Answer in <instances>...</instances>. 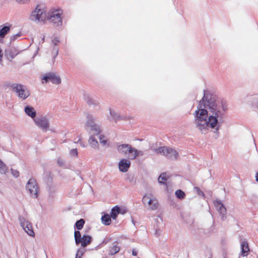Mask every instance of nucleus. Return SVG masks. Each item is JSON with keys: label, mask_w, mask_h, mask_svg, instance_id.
<instances>
[{"label": "nucleus", "mask_w": 258, "mask_h": 258, "mask_svg": "<svg viewBox=\"0 0 258 258\" xmlns=\"http://www.w3.org/2000/svg\"><path fill=\"white\" fill-rule=\"evenodd\" d=\"M227 108L226 102L219 99L210 91L204 90L203 97L194 113V122L196 128L202 134H206L211 128L215 129V133L218 134L219 122L223 119Z\"/></svg>", "instance_id": "f257e3e1"}, {"label": "nucleus", "mask_w": 258, "mask_h": 258, "mask_svg": "<svg viewBox=\"0 0 258 258\" xmlns=\"http://www.w3.org/2000/svg\"><path fill=\"white\" fill-rule=\"evenodd\" d=\"M95 120L92 115L87 114L85 129L92 136L98 135L101 132L100 127L95 122Z\"/></svg>", "instance_id": "f03ea898"}, {"label": "nucleus", "mask_w": 258, "mask_h": 258, "mask_svg": "<svg viewBox=\"0 0 258 258\" xmlns=\"http://www.w3.org/2000/svg\"><path fill=\"white\" fill-rule=\"evenodd\" d=\"M10 87L20 99L25 100L30 95L29 89L22 84L14 83L11 85Z\"/></svg>", "instance_id": "7ed1b4c3"}, {"label": "nucleus", "mask_w": 258, "mask_h": 258, "mask_svg": "<svg viewBox=\"0 0 258 258\" xmlns=\"http://www.w3.org/2000/svg\"><path fill=\"white\" fill-rule=\"evenodd\" d=\"M157 154L162 155L166 158L171 159H176L178 154L176 150L168 147H160L153 149Z\"/></svg>", "instance_id": "20e7f679"}, {"label": "nucleus", "mask_w": 258, "mask_h": 258, "mask_svg": "<svg viewBox=\"0 0 258 258\" xmlns=\"http://www.w3.org/2000/svg\"><path fill=\"white\" fill-rule=\"evenodd\" d=\"M46 18L44 9L40 5H38L33 11L29 17V19L33 22L38 23L43 21Z\"/></svg>", "instance_id": "39448f33"}, {"label": "nucleus", "mask_w": 258, "mask_h": 258, "mask_svg": "<svg viewBox=\"0 0 258 258\" xmlns=\"http://www.w3.org/2000/svg\"><path fill=\"white\" fill-rule=\"evenodd\" d=\"M134 149L131 145L127 144H117V150L119 154L128 156V159L132 160V155L133 154Z\"/></svg>", "instance_id": "423d86ee"}, {"label": "nucleus", "mask_w": 258, "mask_h": 258, "mask_svg": "<svg viewBox=\"0 0 258 258\" xmlns=\"http://www.w3.org/2000/svg\"><path fill=\"white\" fill-rule=\"evenodd\" d=\"M61 14V11L60 10H56L52 12L48 16V19L50 22L52 23L55 27H59L62 25Z\"/></svg>", "instance_id": "0eeeda50"}, {"label": "nucleus", "mask_w": 258, "mask_h": 258, "mask_svg": "<svg viewBox=\"0 0 258 258\" xmlns=\"http://www.w3.org/2000/svg\"><path fill=\"white\" fill-rule=\"evenodd\" d=\"M26 188L32 197L35 199L37 198L38 186L35 179L30 178L27 183Z\"/></svg>", "instance_id": "6e6552de"}, {"label": "nucleus", "mask_w": 258, "mask_h": 258, "mask_svg": "<svg viewBox=\"0 0 258 258\" xmlns=\"http://www.w3.org/2000/svg\"><path fill=\"white\" fill-rule=\"evenodd\" d=\"M35 123L43 131L46 132L49 128V119L45 116H41L34 119Z\"/></svg>", "instance_id": "1a4fd4ad"}, {"label": "nucleus", "mask_w": 258, "mask_h": 258, "mask_svg": "<svg viewBox=\"0 0 258 258\" xmlns=\"http://www.w3.org/2000/svg\"><path fill=\"white\" fill-rule=\"evenodd\" d=\"M19 221L25 231L30 236H34L32 224L22 216H19Z\"/></svg>", "instance_id": "9d476101"}, {"label": "nucleus", "mask_w": 258, "mask_h": 258, "mask_svg": "<svg viewBox=\"0 0 258 258\" xmlns=\"http://www.w3.org/2000/svg\"><path fill=\"white\" fill-rule=\"evenodd\" d=\"M214 205L221 216L222 221L226 219L227 210L221 201L216 200L213 202Z\"/></svg>", "instance_id": "9b49d317"}, {"label": "nucleus", "mask_w": 258, "mask_h": 258, "mask_svg": "<svg viewBox=\"0 0 258 258\" xmlns=\"http://www.w3.org/2000/svg\"><path fill=\"white\" fill-rule=\"evenodd\" d=\"M42 80H44L45 83L50 81L52 83L57 85L61 83L60 78L53 73H50L46 74L43 77Z\"/></svg>", "instance_id": "f8f14e48"}, {"label": "nucleus", "mask_w": 258, "mask_h": 258, "mask_svg": "<svg viewBox=\"0 0 258 258\" xmlns=\"http://www.w3.org/2000/svg\"><path fill=\"white\" fill-rule=\"evenodd\" d=\"M131 162L130 159H121L118 163V168L120 171L125 172L131 166Z\"/></svg>", "instance_id": "ddd939ff"}, {"label": "nucleus", "mask_w": 258, "mask_h": 258, "mask_svg": "<svg viewBox=\"0 0 258 258\" xmlns=\"http://www.w3.org/2000/svg\"><path fill=\"white\" fill-rule=\"evenodd\" d=\"M19 53V51L15 47H11L5 50V55L9 61H12Z\"/></svg>", "instance_id": "4468645a"}, {"label": "nucleus", "mask_w": 258, "mask_h": 258, "mask_svg": "<svg viewBox=\"0 0 258 258\" xmlns=\"http://www.w3.org/2000/svg\"><path fill=\"white\" fill-rule=\"evenodd\" d=\"M11 28V25H10L0 26V42L3 41V38L10 31Z\"/></svg>", "instance_id": "2eb2a0df"}, {"label": "nucleus", "mask_w": 258, "mask_h": 258, "mask_svg": "<svg viewBox=\"0 0 258 258\" xmlns=\"http://www.w3.org/2000/svg\"><path fill=\"white\" fill-rule=\"evenodd\" d=\"M92 240V238L91 236L84 235L81 239V242H80V244H81L83 247H85L91 242Z\"/></svg>", "instance_id": "dca6fc26"}, {"label": "nucleus", "mask_w": 258, "mask_h": 258, "mask_svg": "<svg viewBox=\"0 0 258 258\" xmlns=\"http://www.w3.org/2000/svg\"><path fill=\"white\" fill-rule=\"evenodd\" d=\"M24 110L28 116L34 119L36 118V112L33 107L31 106H26L25 107Z\"/></svg>", "instance_id": "f3484780"}, {"label": "nucleus", "mask_w": 258, "mask_h": 258, "mask_svg": "<svg viewBox=\"0 0 258 258\" xmlns=\"http://www.w3.org/2000/svg\"><path fill=\"white\" fill-rule=\"evenodd\" d=\"M125 212H121L120 208L118 206H115L111 209L110 216L113 220H115L119 213L123 214Z\"/></svg>", "instance_id": "a211bd4d"}, {"label": "nucleus", "mask_w": 258, "mask_h": 258, "mask_svg": "<svg viewBox=\"0 0 258 258\" xmlns=\"http://www.w3.org/2000/svg\"><path fill=\"white\" fill-rule=\"evenodd\" d=\"M52 43L54 45L52 53L53 54V57L54 59L57 55L58 52V49L56 48L55 46L58 45L59 43V40L57 38L55 37L52 40Z\"/></svg>", "instance_id": "6ab92c4d"}, {"label": "nucleus", "mask_w": 258, "mask_h": 258, "mask_svg": "<svg viewBox=\"0 0 258 258\" xmlns=\"http://www.w3.org/2000/svg\"><path fill=\"white\" fill-rule=\"evenodd\" d=\"M119 250L120 247L118 246V243L117 242H114L110 247L109 254L111 255H114L119 252Z\"/></svg>", "instance_id": "aec40b11"}, {"label": "nucleus", "mask_w": 258, "mask_h": 258, "mask_svg": "<svg viewBox=\"0 0 258 258\" xmlns=\"http://www.w3.org/2000/svg\"><path fill=\"white\" fill-rule=\"evenodd\" d=\"M88 142L89 145L91 146L92 148L95 149H99V144L98 141L96 140V139L95 138L94 136H91Z\"/></svg>", "instance_id": "412c9836"}, {"label": "nucleus", "mask_w": 258, "mask_h": 258, "mask_svg": "<svg viewBox=\"0 0 258 258\" xmlns=\"http://www.w3.org/2000/svg\"><path fill=\"white\" fill-rule=\"evenodd\" d=\"M147 204L149 205V207L153 204V206H151L148 208L149 209L152 210L157 209L158 206V203L157 200L151 199L150 197L148 201L147 202Z\"/></svg>", "instance_id": "4be33fe9"}, {"label": "nucleus", "mask_w": 258, "mask_h": 258, "mask_svg": "<svg viewBox=\"0 0 258 258\" xmlns=\"http://www.w3.org/2000/svg\"><path fill=\"white\" fill-rule=\"evenodd\" d=\"M111 217L108 214H105L101 217L102 222L105 225H109L110 224L111 220Z\"/></svg>", "instance_id": "5701e85b"}, {"label": "nucleus", "mask_w": 258, "mask_h": 258, "mask_svg": "<svg viewBox=\"0 0 258 258\" xmlns=\"http://www.w3.org/2000/svg\"><path fill=\"white\" fill-rule=\"evenodd\" d=\"M84 99L86 101V102L89 105H96L97 104V102L96 101L94 100L90 95L88 94H85L84 95Z\"/></svg>", "instance_id": "b1692460"}, {"label": "nucleus", "mask_w": 258, "mask_h": 258, "mask_svg": "<svg viewBox=\"0 0 258 258\" xmlns=\"http://www.w3.org/2000/svg\"><path fill=\"white\" fill-rule=\"evenodd\" d=\"M8 170L9 168L7 165L1 159H0V173L5 174L8 172Z\"/></svg>", "instance_id": "393cba45"}, {"label": "nucleus", "mask_w": 258, "mask_h": 258, "mask_svg": "<svg viewBox=\"0 0 258 258\" xmlns=\"http://www.w3.org/2000/svg\"><path fill=\"white\" fill-rule=\"evenodd\" d=\"M82 236L81 235V232L79 231V230H75L74 232V238H75V243L77 245H78L80 242H81V239L82 238Z\"/></svg>", "instance_id": "a878e982"}, {"label": "nucleus", "mask_w": 258, "mask_h": 258, "mask_svg": "<svg viewBox=\"0 0 258 258\" xmlns=\"http://www.w3.org/2000/svg\"><path fill=\"white\" fill-rule=\"evenodd\" d=\"M85 222V220L83 219H80L77 221L74 226L75 229H77L79 230H81L84 226Z\"/></svg>", "instance_id": "bb28decb"}, {"label": "nucleus", "mask_w": 258, "mask_h": 258, "mask_svg": "<svg viewBox=\"0 0 258 258\" xmlns=\"http://www.w3.org/2000/svg\"><path fill=\"white\" fill-rule=\"evenodd\" d=\"M250 251L247 241L243 242V256H247Z\"/></svg>", "instance_id": "cd10ccee"}, {"label": "nucleus", "mask_w": 258, "mask_h": 258, "mask_svg": "<svg viewBox=\"0 0 258 258\" xmlns=\"http://www.w3.org/2000/svg\"><path fill=\"white\" fill-rule=\"evenodd\" d=\"M144 152L141 150H138L134 148L133 154L132 155V160L135 159L138 156H143Z\"/></svg>", "instance_id": "c85d7f7f"}, {"label": "nucleus", "mask_w": 258, "mask_h": 258, "mask_svg": "<svg viewBox=\"0 0 258 258\" xmlns=\"http://www.w3.org/2000/svg\"><path fill=\"white\" fill-rule=\"evenodd\" d=\"M175 195L176 198L180 200H183L185 197V194L184 192L181 189H177L176 190Z\"/></svg>", "instance_id": "c756f323"}, {"label": "nucleus", "mask_w": 258, "mask_h": 258, "mask_svg": "<svg viewBox=\"0 0 258 258\" xmlns=\"http://www.w3.org/2000/svg\"><path fill=\"white\" fill-rule=\"evenodd\" d=\"M167 179L168 177L166 176V174L165 173H162L160 175L158 178V182L160 184H165V182L164 181L167 180Z\"/></svg>", "instance_id": "7c9ffc66"}, {"label": "nucleus", "mask_w": 258, "mask_h": 258, "mask_svg": "<svg viewBox=\"0 0 258 258\" xmlns=\"http://www.w3.org/2000/svg\"><path fill=\"white\" fill-rule=\"evenodd\" d=\"M194 190L195 192L197 193V194L201 197H202L203 198L205 197L204 193L200 189L199 187L195 186L194 188Z\"/></svg>", "instance_id": "2f4dec72"}, {"label": "nucleus", "mask_w": 258, "mask_h": 258, "mask_svg": "<svg viewBox=\"0 0 258 258\" xmlns=\"http://www.w3.org/2000/svg\"><path fill=\"white\" fill-rule=\"evenodd\" d=\"M110 114L112 117V119H114L115 120H116L119 117L117 114L114 111H112L111 109H110Z\"/></svg>", "instance_id": "473e14b6"}, {"label": "nucleus", "mask_w": 258, "mask_h": 258, "mask_svg": "<svg viewBox=\"0 0 258 258\" xmlns=\"http://www.w3.org/2000/svg\"><path fill=\"white\" fill-rule=\"evenodd\" d=\"M21 35V32H19L15 35H14L13 36H12L11 37V41H15L16 39H17L18 38H19V37H20Z\"/></svg>", "instance_id": "72a5a7b5"}, {"label": "nucleus", "mask_w": 258, "mask_h": 258, "mask_svg": "<svg viewBox=\"0 0 258 258\" xmlns=\"http://www.w3.org/2000/svg\"><path fill=\"white\" fill-rule=\"evenodd\" d=\"M84 249L83 248H79L76 253V256H79L81 257V256L83 254L84 252Z\"/></svg>", "instance_id": "f704fd0d"}, {"label": "nucleus", "mask_w": 258, "mask_h": 258, "mask_svg": "<svg viewBox=\"0 0 258 258\" xmlns=\"http://www.w3.org/2000/svg\"><path fill=\"white\" fill-rule=\"evenodd\" d=\"M17 3L20 5H24L29 4L30 0H16Z\"/></svg>", "instance_id": "c9c22d12"}, {"label": "nucleus", "mask_w": 258, "mask_h": 258, "mask_svg": "<svg viewBox=\"0 0 258 258\" xmlns=\"http://www.w3.org/2000/svg\"><path fill=\"white\" fill-rule=\"evenodd\" d=\"M57 163L58 166L60 167L64 166V161L61 158H59L57 160Z\"/></svg>", "instance_id": "e433bc0d"}, {"label": "nucleus", "mask_w": 258, "mask_h": 258, "mask_svg": "<svg viewBox=\"0 0 258 258\" xmlns=\"http://www.w3.org/2000/svg\"><path fill=\"white\" fill-rule=\"evenodd\" d=\"M11 173L16 178L19 176V172L17 170L11 169Z\"/></svg>", "instance_id": "4c0bfd02"}, {"label": "nucleus", "mask_w": 258, "mask_h": 258, "mask_svg": "<svg viewBox=\"0 0 258 258\" xmlns=\"http://www.w3.org/2000/svg\"><path fill=\"white\" fill-rule=\"evenodd\" d=\"M70 154L74 156H78V152L77 149H73L71 150L70 152Z\"/></svg>", "instance_id": "58836bf2"}, {"label": "nucleus", "mask_w": 258, "mask_h": 258, "mask_svg": "<svg viewBox=\"0 0 258 258\" xmlns=\"http://www.w3.org/2000/svg\"><path fill=\"white\" fill-rule=\"evenodd\" d=\"M149 199V197L147 195H145L142 199V202L144 205H145L147 203V202L148 201Z\"/></svg>", "instance_id": "ea45409f"}, {"label": "nucleus", "mask_w": 258, "mask_h": 258, "mask_svg": "<svg viewBox=\"0 0 258 258\" xmlns=\"http://www.w3.org/2000/svg\"><path fill=\"white\" fill-rule=\"evenodd\" d=\"M104 137L102 135L100 136L99 140L100 143L103 145H105L107 143V140L103 139Z\"/></svg>", "instance_id": "a19ab883"}, {"label": "nucleus", "mask_w": 258, "mask_h": 258, "mask_svg": "<svg viewBox=\"0 0 258 258\" xmlns=\"http://www.w3.org/2000/svg\"><path fill=\"white\" fill-rule=\"evenodd\" d=\"M132 254L134 255V256H136L137 255V251L136 250V249L134 248L133 250H132Z\"/></svg>", "instance_id": "79ce46f5"}, {"label": "nucleus", "mask_w": 258, "mask_h": 258, "mask_svg": "<svg viewBox=\"0 0 258 258\" xmlns=\"http://www.w3.org/2000/svg\"><path fill=\"white\" fill-rule=\"evenodd\" d=\"M3 57V52H2V49L0 48V61L2 60V58Z\"/></svg>", "instance_id": "37998d69"}, {"label": "nucleus", "mask_w": 258, "mask_h": 258, "mask_svg": "<svg viewBox=\"0 0 258 258\" xmlns=\"http://www.w3.org/2000/svg\"><path fill=\"white\" fill-rule=\"evenodd\" d=\"M240 248H241L240 254H242V241L241 240L240 241Z\"/></svg>", "instance_id": "c03bdc74"}, {"label": "nucleus", "mask_w": 258, "mask_h": 258, "mask_svg": "<svg viewBox=\"0 0 258 258\" xmlns=\"http://www.w3.org/2000/svg\"><path fill=\"white\" fill-rule=\"evenodd\" d=\"M77 142H78H78H79L81 146H82L83 147H85L84 145H83V144L81 143V141H80V139H79V140H78Z\"/></svg>", "instance_id": "a18cd8bd"}, {"label": "nucleus", "mask_w": 258, "mask_h": 258, "mask_svg": "<svg viewBox=\"0 0 258 258\" xmlns=\"http://www.w3.org/2000/svg\"><path fill=\"white\" fill-rule=\"evenodd\" d=\"M255 179H256V181L258 182V172L256 174Z\"/></svg>", "instance_id": "49530a36"}, {"label": "nucleus", "mask_w": 258, "mask_h": 258, "mask_svg": "<svg viewBox=\"0 0 258 258\" xmlns=\"http://www.w3.org/2000/svg\"><path fill=\"white\" fill-rule=\"evenodd\" d=\"M211 231H205L204 233L206 234H209L211 233Z\"/></svg>", "instance_id": "de8ad7c7"}, {"label": "nucleus", "mask_w": 258, "mask_h": 258, "mask_svg": "<svg viewBox=\"0 0 258 258\" xmlns=\"http://www.w3.org/2000/svg\"><path fill=\"white\" fill-rule=\"evenodd\" d=\"M45 41V36H43V37L42 38V43H43Z\"/></svg>", "instance_id": "09e8293b"}, {"label": "nucleus", "mask_w": 258, "mask_h": 258, "mask_svg": "<svg viewBox=\"0 0 258 258\" xmlns=\"http://www.w3.org/2000/svg\"><path fill=\"white\" fill-rule=\"evenodd\" d=\"M76 258H81V257H79V256H77H77H76Z\"/></svg>", "instance_id": "8fccbe9b"}, {"label": "nucleus", "mask_w": 258, "mask_h": 258, "mask_svg": "<svg viewBox=\"0 0 258 258\" xmlns=\"http://www.w3.org/2000/svg\"><path fill=\"white\" fill-rule=\"evenodd\" d=\"M151 206H153V204H152L151 205H150L149 207H150Z\"/></svg>", "instance_id": "3c124183"}]
</instances>
